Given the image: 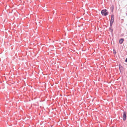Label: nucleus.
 <instances>
[{
  "instance_id": "1",
  "label": "nucleus",
  "mask_w": 127,
  "mask_h": 127,
  "mask_svg": "<svg viewBox=\"0 0 127 127\" xmlns=\"http://www.w3.org/2000/svg\"><path fill=\"white\" fill-rule=\"evenodd\" d=\"M101 14L103 16H106L108 14L109 12L106 9H104L101 10Z\"/></svg>"
},
{
  "instance_id": "2",
  "label": "nucleus",
  "mask_w": 127,
  "mask_h": 127,
  "mask_svg": "<svg viewBox=\"0 0 127 127\" xmlns=\"http://www.w3.org/2000/svg\"><path fill=\"white\" fill-rule=\"evenodd\" d=\"M127 113L125 111H124L123 112V119L124 121H126V119L127 117Z\"/></svg>"
},
{
  "instance_id": "3",
  "label": "nucleus",
  "mask_w": 127,
  "mask_h": 127,
  "mask_svg": "<svg viewBox=\"0 0 127 127\" xmlns=\"http://www.w3.org/2000/svg\"><path fill=\"white\" fill-rule=\"evenodd\" d=\"M119 70L121 73L122 74V72L124 70V67L121 65V64H119L118 65Z\"/></svg>"
},
{
  "instance_id": "4",
  "label": "nucleus",
  "mask_w": 127,
  "mask_h": 127,
  "mask_svg": "<svg viewBox=\"0 0 127 127\" xmlns=\"http://www.w3.org/2000/svg\"><path fill=\"white\" fill-rule=\"evenodd\" d=\"M114 15L113 14H112L111 15V18L110 20V22H114Z\"/></svg>"
},
{
  "instance_id": "5",
  "label": "nucleus",
  "mask_w": 127,
  "mask_h": 127,
  "mask_svg": "<svg viewBox=\"0 0 127 127\" xmlns=\"http://www.w3.org/2000/svg\"><path fill=\"white\" fill-rule=\"evenodd\" d=\"M124 41V39L123 38H122L119 39V43L120 44H122L123 43V41Z\"/></svg>"
},
{
  "instance_id": "6",
  "label": "nucleus",
  "mask_w": 127,
  "mask_h": 127,
  "mask_svg": "<svg viewBox=\"0 0 127 127\" xmlns=\"http://www.w3.org/2000/svg\"><path fill=\"white\" fill-rule=\"evenodd\" d=\"M114 5H112L111 7L110 8V9L111 11V12L112 13L113 12L114 9Z\"/></svg>"
},
{
  "instance_id": "7",
  "label": "nucleus",
  "mask_w": 127,
  "mask_h": 127,
  "mask_svg": "<svg viewBox=\"0 0 127 127\" xmlns=\"http://www.w3.org/2000/svg\"><path fill=\"white\" fill-rule=\"evenodd\" d=\"M109 30L112 33L113 31L112 27H110L109 28Z\"/></svg>"
},
{
  "instance_id": "8",
  "label": "nucleus",
  "mask_w": 127,
  "mask_h": 127,
  "mask_svg": "<svg viewBox=\"0 0 127 127\" xmlns=\"http://www.w3.org/2000/svg\"><path fill=\"white\" fill-rule=\"evenodd\" d=\"M114 22H110V27H112V25Z\"/></svg>"
},
{
  "instance_id": "9",
  "label": "nucleus",
  "mask_w": 127,
  "mask_h": 127,
  "mask_svg": "<svg viewBox=\"0 0 127 127\" xmlns=\"http://www.w3.org/2000/svg\"><path fill=\"white\" fill-rule=\"evenodd\" d=\"M116 50L115 49H113V54L114 55H115L116 54Z\"/></svg>"
},
{
  "instance_id": "10",
  "label": "nucleus",
  "mask_w": 127,
  "mask_h": 127,
  "mask_svg": "<svg viewBox=\"0 0 127 127\" xmlns=\"http://www.w3.org/2000/svg\"><path fill=\"white\" fill-rule=\"evenodd\" d=\"M124 19H122L121 20V23H123V22H124Z\"/></svg>"
},
{
  "instance_id": "11",
  "label": "nucleus",
  "mask_w": 127,
  "mask_h": 127,
  "mask_svg": "<svg viewBox=\"0 0 127 127\" xmlns=\"http://www.w3.org/2000/svg\"><path fill=\"white\" fill-rule=\"evenodd\" d=\"M125 62H127V57L126 59Z\"/></svg>"
},
{
  "instance_id": "12",
  "label": "nucleus",
  "mask_w": 127,
  "mask_h": 127,
  "mask_svg": "<svg viewBox=\"0 0 127 127\" xmlns=\"http://www.w3.org/2000/svg\"><path fill=\"white\" fill-rule=\"evenodd\" d=\"M126 15H127V13H126Z\"/></svg>"
},
{
  "instance_id": "13",
  "label": "nucleus",
  "mask_w": 127,
  "mask_h": 127,
  "mask_svg": "<svg viewBox=\"0 0 127 127\" xmlns=\"http://www.w3.org/2000/svg\"><path fill=\"white\" fill-rule=\"evenodd\" d=\"M45 85H46V83H45Z\"/></svg>"
}]
</instances>
